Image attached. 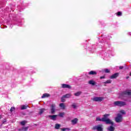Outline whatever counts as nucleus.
<instances>
[{"mask_svg":"<svg viewBox=\"0 0 131 131\" xmlns=\"http://www.w3.org/2000/svg\"><path fill=\"white\" fill-rule=\"evenodd\" d=\"M108 116H110V114H105L103 115V117L101 119L98 117L96 118V121H102V122H105V124L114 125V123L112 121V120L108 118Z\"/></svg>","mask_w":131,"mask_h":131,"instance_id":"nucleus-1","label":"nucleus"},{"mask_svg":"<svg viewBox=\"0 0 131 131\" xmlns=\"http://www.w3.org/2000/svg\"><path fill=\"white\" fill-rule=\"evenodd\" d=\"M114 106H118V107H122L126 105V103L124 101H117L114 102Z\"/></svg>","mask_w":131,"mask_h":131,"instance_id":"nucleus-2","label":"nucleus"},{"mask_svg":"<svg viewBox=\"0 0 131 131\" xmlns=\"http://www.w3.org/2000/svg\"><path fill=\"white\" fill-rule=\"evenodd\" d=\"M121 96L122 97H130L131 96V91L129 90H127L122 93H121Z\"/></svg>","mask_w":131,"mask_h":131,"instance_id":"nucleus-3","label":"nucleus"},{"mask_svg":"<svg viewBox=\"0 0 131 131\" xmlns=\"http://www.w3.org/2000/svg\"><path fill=\"white\" fill-rule=\"evenodd\" d=\"M122 115L120 114H118L117 117L115 118V121L116 122H117L118 123H119L120 122H122Z\"/></svg>","mask_w":131,"mask_h":131,"instance_id":"nucleus-4","label":"nucleus"},{"mask_svg":"<svg viewBox=\"0 0 131 131\" xmlns=\"http://www.w3.org/2000/svg\"><path fill=\"white\" fill-rule=\"evenodd\" d=\"M93 129L96 130L97 131H103V125L99 124L96 126H95L93 127Z\"/></svg>","mask_w":131,"mask_h":131,"instance_id":"nucleus-5","label":"nucleus"},{"mask_svg":"<svg viewBox=\"0 0 131 131\" xmlns=\"http://www.w3.org/2000/svg\"><path fill=\"white\" fill-rule=\"evenodd\" d=\"M92 101L94 102H102L104 100V97H95L92 99Z\"/></svg>","mask_w":131,"mask_h":131,"instance_id":"nucleus-6","label":"nucleus"},{"mask_svg":"<svg viewBox=\"0 0 131 131\" xmlns=\"http://www.w3.org/2000/svg\"><path fill=\"white\" fill-rule=\"evenodd\" d=\"M50 110L52 114H55V112H56V105L55 104L50 105Z\"/></svg>","mask_w":131,"mask_h":131,"instance_id":"nucleus-7","label":"nucleus"},{"mask_svg":"<svg viewBox=\"0 0 131 131\" xmlns=\"http://www.w3.org/2000/svg\"><path fill=\"white\" fill-rule=\"evenodd\" d=\"M119 75V73H116L112 75V76L110 77L111 79H114L115 78H116L118 77Z\"/></svg>","mask_w":131,"mask_h":131,"instance_id":"nucleus-8","label":"nucleus"},{"mask_svg":"<svg viewBox=\"0 0 131 131\" xmlns=\"http://www.w3.org/2000/svg\"><path fill=\"white\" fill-rule=\"evenodd\" d=\"M62 88H63V89H70L72 88L71 86H70V85H68L66 84H62Z\"/></svg>","mask_w":131,"mask_h":131,"instance_id":"nucleus-9","label":"nucleus"},{"mask_svg":"<svg viewBox=\"0 0 131 131\" xmlns=\"http://www.w3.org/2000/svg\"><path fill=\"white\" fill-rule=\"evenodd\" d=\"M28 128H29V126L23 127L20 128L18 129V130H19V131H27V130H28Z\"/></svg>","mask_w":131,"mask_h":131,"instance_id":"nucleus-10","label":"nucleus"},{"mask_svg":"<svg viewBox=\"0 0 131 131\" xmlns=\"http://www.w3.org/2000/svg\"><path fill=\"white\" fill-rule=\"evenodd\" d=\"M78 122V119L76 118H75L74 119L71 121L72 124H73V125L76 124Z\"/></svg>","mask_w":131,"mask_h":131,"instance_id":"nucleus-11","label":"nucleus"},{"mask_svg":"<svg viewBox=\"0 0 131 131\" xmlns=\"http://www.w3.org/2000/svg\"><path fill=\"white\" fill-rule=\"evenodd\" d=\"M88 83H89V84H91V85L94 86V85H96V81H95L93 80H91L88 81Z\"/></svg>","mask_w":131,"mask_h":131,"instance_id":"nucleus-12","label":"nucleus"},{"mask_svg":"<svg viewBox=\"0 0 131 131\" xmlns=\"http://www.w3.org/2000/svg\"><path fill=\"white\" fill-rule=\"evenodd\" d=\"M112 126H110L107 127L108 131H114L115 130V127H113L112 125Z\"/></svg>","mask_w":131,"mask_h":131,"instance_id":"nucleus-13","label":"nucleus"},{"mask_svg":"<svg viewBox=\"0 0 131 131\" xmlns=\"http://www.w3.org/2000/svg\"><path fill=\"white\" fill-rule=\"evenodd\" d=\"M63 96L66 99H69V98H71L72 95L71 93H69Z\"/></svg>","mask_w":131,"mask_h":131,"instance_id":"nucleus-14","label":"nucleus"},{"mask_svg":"<svg viewBox=\"0 0 131 131\" xmlns=\"http://www.w3.org/2000/svg\"><path fill=\"white\" fill-rule=\"evenodd\" d=\"M57 115H50L49 116V117H50L51 119H52V120H56V118H57Z\"/></svg>","mask_w":131,"mask_h":131,"instance_id":"nucleus-15","label":"nucleus"},{"mask_svg":"<svg viewBox=\"0 0 131 131\" xmlns=\"http://www.w3.org/2000/svg\"><path fill=\"white\" fill-rule=\"evenodd\" d=\"M46 111H47V110L46 108L40 109L39 112V115H41V114H42V113H43V112H45Z\"/></svg>","mask_w":131,"mask_h":131,"instance_id":"nucleus-16","label":"nucleus"},{"mask_svg":"<svg viewBox=\"0 0 131 131\" xmlns=\"http://www.w3.org/2000/svg\"><path fill=\"white\" fill-rule=\"evenodd\" d=\"M89 75H97V73L96 71H91L89 72Z\"/></svg>","mask_w":131,"mask_h":131,"instance_id":"nucleus-17","label":"nucleus"},{"mask_svg":"<svg viewBox=\"0 0 131 131\" xmlns=\"http://www.w3.org/2000/svg\"><path fill=\"white\" fill-rule=\"evenodd\" d=\"M49 97H50V94H49L48 93H45V94H43L41 98H42V99H44V98H48Z\"/></svg>","mask_w":131,"mask_h":131,"instance_id":"nucleus-18","label":"nucleus"},{"mask_svg":"<svg viewBox=\"0 0 131 131\" xmlns=\"http://www.w3.org/2000/svg\"><path fill=\"white\" fill-rule=\"evenodd\" d=\"M59 107H60V108H61V109H62V110H64V109H65V104L63 103H60Z\"/></svg>","mask_w":131,"mask_h":131,"instance_id":"nucleus-19","label":"nucleus"},{"mask_svg":"<svg viewBox=\"0 0 131 131\" xmlns=\"http://www.w3.org/2000/svg\"><path fill=\"white\" fill-rule=\"evenodd\" d=\"M80 95H81V92L80 91H79L74 94V95L76 96V97H78V96H80Z\"/></svg>","mask_w":131,"mask_h":131,"instance_id":"nucleus-20","label":"nucleus"},{"mask_svg":"<svg viewBox=\"0 0 131 131\" xmlns=\"http://www.w3.org/2000/svg\"><path fill=\"white\" fill-rule=\"evenodd\" d=\"M60 126H61L60 124H56L55 128L56 129H59V128H60Z\"/></svg>","mask_w":131,"mask_h":131,"instance_id":"nucleus-21","label":"nucleus"},{"mask_svg":"<svg viewBox=\"0 0 131 131\" xmlns=\"http://www.w3.org/2000/svg\"><path fill=\"white\" fill-rule=\"evenodd\" d=\"M28 107V105H21V110H24L25 109H27Z\"/></svg>","mask_w":131,"mask_h":131,"instance_id":"nucleus-22","label":"nucleus"},{"mask_svg":"<svg viewBox=\"0 0 131 131\" xmlns=\"http://www.w3.org/2000/svg\"><path fill=\"white\" fill-rule=\"evenodd\" d=\"M64 115H65V113H64V112L60 113L59 114V116L60 117H64Z\"/></svg>","mask_w":131,"mask_h":131,"instance_id":"nucleus-23","label":"nucleus"},{"mask_svg":"<svg viewBox=\"0 0 131 131\" xmlns=\"http://www.w3.org/2000/svg\"><path fill=\"white\" fill-rule=\"evenodd\" d=\"M26 123H27V121H26L25 120L20 122V124L21 125H25L26 124Z\"/></svg>","mask_w":131,"mask_h":131,"instance_id":"nucleus-24","label":"nucleus"},{"mask_svg":"<svg viewBox=\"0 0 131 131\" xmlns=\"http://www.w3.org/2000/svg\"><path fill=\"white\" fill-rule=\"evenodd\" d=\"M65 97H64V96L63 95L61 98V102H62V103H64V102H66V100L65 99Z\"/></svg>","mask_w":131,"mask_h":131,"instance_id":"nucleus-25","label":"nucleus"},{"mask_svg":"<svg viewBox=\"0 0 131 131\" xmlns=\"http://www.w3.org/2000/svg\"><path fill=\"white\" fill-rule=\"evenodd\" d=\"M72 107L74 109H76V107H77V105H76V103H74L72 104Z\"/></svg>","mask_w":131,"mask_h":131,"instance_id":"nucleus-26","label":"nucleus"},{"mask_svg":"<svg viewBox=\"0 0 131 131\" xmlns=\"http://www.w3.org/2000/svg\"><path fill=\"white\" fill-rule=\"evenodd\" d=\"M112 82V80H107L106 81L104 82L103 83H105V84L107 83H111Z\"/></svg>","mask_w":131,"mask_h":131,"instance_id":"nucleus-27","label":"nucleus"},{"mask_svg":"<svg viewBox=\"0 0 131 131\" xmlns=\"http://www.w3.org/2000/svg\"><path fill=\"white\" fill-rule=\"evenodd\" d=\"M62 131H69L70 129L69 128H63L61 129Z\"/></svg>","mask_w":131,"mask_h":131,"instance_id":"nucleus-28","label":"nucleus"},{"mask_svg":"<svg viewBox=\"0 0 131 131\" xmlns=\"http://www.w3.org/2000/svg\"><path fill=\"white\" fill-rule=\"evenodd\" d=\"M15 109L16 108H15V107H11V108H10V112H13V111H15Z\"/></svg>","mask_w":131,"mask_h":131,"instance_id":"nucleus-29","label":"nucleus"},{"mask_svg":"<svg viewBox=\"0 0 131 131\" xmlns=\"http://www.w3.org/2000/svg\"><path fill=\"white\" fill-rule=\"evenodd\" d=\"M104 71H105V73H110V70H109V69H105Z\"/></svg>","mask_w":131,"mask_h":131,"instance_id":"nucleus-30","label":"nucleus"},{"mask_svg":"<svg viewBox=\"0 0 131 131\" xmlns=\"http://www.w3.org/2000/svg\"><path fill=\"white\" fill-rule=\"evenodd\" d=\"M120 113H121L122 114H124V115H125L126 113H125V112L124 111V110H121L120 111Z\"/></svg>","mask_w":131,"mask_h":131,"instance_id":"nucleus-31","label":"nucleus"},{"mask_svg":"<svg viewBox=\"0 0 131 131\" xmlns=\"http://www.w3.org/2000/svg\"><path fill=\"white\" fill-rule=\"evenodd\" d=\"M118 16H122V13L121 12L119 11L117 13Z\"/></svg>","mask_w":131,"mask_h":131,"instance_id":"nucleus-32","label":"nucleus"},{"mask_svg":"<svg viewBox=\"0 0 131 131\" xmlns=\"http://www.w3.org/2000/svg\"><path fill=\"white\" fill-rule=\"evenodd\" d=\"M105 76H101L100 77V79H104V78H105Z\"/></svg>","mask_w":131,"mask_h":131,"instance_id":"nucleus-33","label":"nucleus"},{"mask_svg":"<svg viewBox=\"0 0 131 131\" xmlns=\"http://www.w3.org/2000/svg\"><path fill=\"white\" fill-rule=\"evenodd\" d=\"M119 69H123V67H122V66H120V67H119Z\"/></svg>","mask_w":131,"mask_h":131,"instance_id":"nucleus-34","label":"nucleus"},{"mask_svg":"<svg viewBox=\"0 0 131 131\" xmlns=\"http://www.w3.org/2000/svg\"><path fill=\"white\" fill-rule=\"evenodd\" d=\"M126 78V79H128V78H129V76H127Z\"/></svg>","mask_w":131,"mask_h":131,"instance_id":"nucleus-35","label":"nucleus"},{"mask_svg":"<svg viewBox=\"0 0 131 131\" xmlns=\"http://www.w3.org/2000/svg\"><path fill=\"white\" fill-rule=\"evenodd\" d=\"M105 86H106V85H104Z\"/></svg>","mask_w":131,"mask_h":131,"instance_id":"nucleus-36","label":"nucleus"},{"mask_svg":"<svg viewBox=\"0 0 131 131\" xmlns=\"http://www.w3.org/2000/svg\"><path fill=\"white\" fill-rule=\"evenodd\" d=\"M0 119H1V116H0Z\"/></svg>","mask_w":131,"mask_h":131,"instance_id":"nucleus-37","label":"nucleus"}]
</instances>
